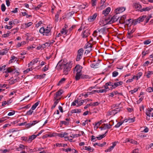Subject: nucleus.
<instances>
[{
  "label": "nucleus",
  "mask_w": 153,
  "mask_h": 153,
  "mask_svg": "<svg viewBox=\"0 0 153 153\" xmlns=\"http://www.w3.org/2000/svg\"><path fill=\"white\" fill-rule=\"evenodd\" d=\"M72 63L71 62L67 63L66 64L61 63L60 65L61 69H63V73L66 75L68 74V72L70 71L72 67Z\"/></svg>",
  "instance_id": "nucleus-1"
},
{
  "label": "nucleus",
  "mask_w": 153,
  "mask_h": 153,
  "mask_svg": "<svg viewBox=\"0 0 153 153\" xmlns=\"http://www.w3.org/2000/svg\"><path fill=\"white\" fill-rule=\"evenodd\" d=\"M39 32L43 35L46 36L51 35V28L50 27H47L45 29L44 27H42L40 28L39 30Z\"/></svg>",
  "instance_id": "nucleus-2"
},
{
  "label": "nucleus",
  "mask_w": 153,
  "mask_h": 153,
  "mask_svg": "<svg viewBox=\"0 0 153 153\" xmlns=\"http://www.w3.org/2000/svg\"><path fill=\"white\" fill-rule=\"evenodd\" d=\"M99 24L101 26H104L107 24H111L109 22V19L106 18H103L100 19Z\"/></svg>",
  "instance_id": "nucleus-3"
},
{
  "label": "nucleus",
  "mask_w": 153,
  "mask_h": 153,
  "mask_svg": "<svg viewBox=\"0 0 153 153\" xmlns=\"http://www.w3.org/2000/svg\"><path fill=\"white\" fill-rule=\"evenodd\" d=\"M146 17V16L143 15L137 19H134V25H136L138 23H140V22L143 21Z\"/></svg>",
  "instance_id": "nucleus-4"
},
{
  "label": "nucleus",
  "mask_w": 153,
  "mask_h": 153,
  "mask_svg": "<svg viewBox=\"0 0 153 153\" xmlns=\"http://www.w3.org/2000/svg\"><path fill=\"white\" fill-rule=\"evenodd\" d=\"M83 53V50L82 48L79 49L78 51V54L76 59L77 61H79L82 57Z\"/></svg>",
  "instance_id": "nucleus-5"
},
{
  "label": "nucleus",
  "mask_w": 153,
  "mask_h": 153,
  "mask_svg": "<svg viewBox=\"0 0 153 153\" xmlns=\"http://www.w3.org/2000/svg\"><path fill=\"white\" fill-rule=\"evenodd\" d=\"M16 70V68L14 66H11L7 68L4 72L5 73H15L16 72L14 71Z\"/></svg>",
  "instance_id": "nucleus-6"
},
{
  "label": "nucleus",
  "mask_w": 153,
  "mask_h": 153,
  "mask_svg": "<svg viewBox=\"0 0 153 153\" xmlns=\"http://www.w3.org/2000/svg\"><path fill=\"white\" fill-rule=\"evenodd\" d=\"M117 15L118 14H117V13H116V14L112 17L111 19H109V22L111 24L117 21L119 18Z\"/></svg>",
  "instance_id": "nucleus-7"
},
{
  "label": "nucleus",
  "mask_w": 153,
  "mask_h": 153,
  "mask_svg": "<svg viewBox=\"0 0 153 153\" xmlns=\"http://www.w3.org/2000/svg\"><path fill=\"white\" fill-rule=\"evenodd\" d=\"M97 30L98 32L102 34H106L107 32L108 31V28H107L105 27H103L100 29H98Z\"/></svg>",
  "instance_id": "nucleus-8"
},
{
  "label": "nucleus",
  "mask_w": 153,
  "mask_h": 153,
  "mask_svg": "<svg viewBox=\"0 0 153 153\" xmlns=\"http://www.w3.org/2000/svg\"><path fill=\"white\" fill-rule=\"evenodd\" d=\"M123 84V82L122 81H119L113 83V85H112V87H111L110 89H113L115 88L117 86L121 85Z\"/></svg>",
  "instance_id": "nucleus-9"
},
{
  "label": "nucleus",
  "mask_w": 153,
  "mask_h": 153,
  "mask_svg": "<svg viewBox=\"0 0 153 153\" xmlns=\"http://www.w3.org/2000/svg\"><path fill=\"white\" fill-rule=\"evenodd\" d=\"M126 10V7H118L115 10V12L117 14H119L124 11Z\"/></svg>",
  "instance_id": "nucleus-10"
},
{
  "label": "nucleus",
  "mask_w": 153,
  "mask_h": 153,
  "mask_svg": "<svg viewBox=\"0 0 153 153\" xmlns=\"http://www.w3.org/2000/svg\"><path fill=\"white\" fill-rule=\"evenodd\" d=\"M38 122L36 120L33 121L32 123H30L25 125V127L26 128H29L31 126L34 125L35 124L37 123Z\"/></svg>",
  "instance_id": "nucleus-11"
},
{
  "label": "nucleus",
  "mask_w": 153,
  "mask_h": 153,
  "mask_svg": "<svg viewBox=\"0 0 153 153\" xmlns=\"http://www.w3.org/2000/svg\"><path fill=\"white\" fill-rule=\"evenodd\" d=\"M63 91L62 89H60L59 91H57L54 95V99H56L57 98L60 96L63 93Z\"/></svg>",
  "instance_id": "nucleus-12"
},
{
  "label": "nucleus",
  "mask_w": 153,
  "mask_h": 153,
  "mask_svg": "<svg viewBox=\"0 0 153 153\" xmlns=\"http://www.w3.org/2000/svg\"><path fill=\"white\" fill-rule=\"evenodd\" d=\"M97 13H95L92 16H90L88 19V21L90 22H91L94 20L97 16Z\"/></svg>",
  "instance_id": "nucleus-13"
},
{
  "label": "nucleus",
  "mask_w": 153,
  "mask_h": 153,
  "mask_svg": "<svg viewBox=\"0 0 153 153\" xmlns=\"http://www.w3.org/2000/svg\"><path fill=\"white\" fill-rule=\"evenodd\" d=\"M82 68L81 66L78 65L75 67V71L77 72L76 73H81Z\"/></svg>",
  "instance_id": "nucleus-14"
},
{
  "label": "nucleus",
  "mask_w": 153,
  "mask_h": 153,
  "mask_svg": "<svg viewBox=\"0 0 153 153\" xmlns=\"http://www.w3.org/2000/svg\"><path fill=\"white\" fill-rule=\"evenodd\" d=\"M118 142H114L113 143H112V146H110L108 148V149H107L106 150H105V152H111V150H112L114 148V147L116 146V143H117Z\"/></svg>",
  "instance_id": "nucleus-15"
},
{
  "label": "nucleus",
  "mask_w": 153,
  "mask_h": 153,
  "mask_svg": "<svg viewBox=\"0 0 153 153\" xmlns=\"http://www.w3.org/2000/svg\"><path fill=\"white\" fill-rule=\"evenodd\" d=\"M111 10V8L108 7L105 10L102 11V14H104L105 16H106L109 13Z\"/></svg>",
  "instance_id": "nucleus-16"
},
{
  "label": "nucleus",
  "mask_w": 153,
  "mask_h": 153,
  "mask_svg": "<svg viewBox=\"0 0 153 153\" xmlns=\"http://www.w3.org/2000/svg\"><path fill=\"white\" fill-rule=\"evenodd\" d=\"M60 100V98L59 99H54L53 101H54V103L53 104V105L52 106L51 109H53V108H54L57 104L59 102Z\"/></svg>",
  "instance_id": "nucleus-17"
},
{
  "label": "nucleus",
  "mask_w": 153,
  "mask_h": 153,
  "mask_svg": "<svg viewBox=\"0 0 153 153\" xmlns=\"http://www.w3.org/2000/svg\"><path fill=\"white\" fill-rule=\"evenodd\" d=\"M61 11V10H59V11L57 12L56 14L55 17L54 21L55 23L58 22L59 20V15L60 14V12Z\"/></svg>",
  "instance_id": "nucleus-18"
},
{
  "label": "nucleus",
  "mask_w": 153,
  "mask_h": 153,
  "mask_svg": "<svg viewBox=\"0 0 153 153\" xmlns=\"http://www.w3.org/2000/svg\"><path fill=\"white\" fill-rule=\"evenodd\" d=\"M152 9L153 7L152 6H150L142 9L140 10V12H142L143 11H149Z\"/></svg>",
  "instance_id": "nucleus-19"
},
{
  "label": "nucleus",
  "mask_w": 153,
  "mask_h": 153,
  "mask_svg": "<svg viewBox=\"0 0 153 153\" xmlns=\"http://www.w3.org/2000/svg\"><path fill=\"white\" fill-rule=\"evenodd\" d=\"M126 23L127 24L129 25L130 23L131 24L130 25H131V24H132L134 25V20H133V19H128L126 20Z\"/></svg>",
  "instance_id": "nucleus-20"
},
{
  "label": "nucleus",
  "mask_w": 153,
  "mask_h": 153,
  "mask_svg": "<svg viewBox=\"0 0 153 153\" xmlns=\"http://www.w3.org/2000/svg\"><path fill=\"white\" fill-rule=\"evenodd\" d=\"M39 61V58H36L33 59L30 63L28 64V67H30V65L32 64V65H34Z\"/></svg>",
  "instance_id": "nucleus-21"
},
{
  "label": "nucleus",
  "mask_w": 153,
  "mask_h": 153,
  "mask_svg": "<svg viewBox=\"0 0 153 153\" xmlns=\"http://www.w3.org/2000/svg\"><path fill=\"white\" fill-rule=\"evenodd\" d=\"M134 7L137 10L140 11V10L142 9V6L140 4L135 3L134 5Z\"/></svg>",
  "instance_id": "nucleus-22"
},
{
  "label": "nucleus",
  "mask_w": 153,
  "mask_h": 153,
  "mask_svg": "<svg viewBox=\"0 0 153 153\" xmlns=\"http://www.w3.org/2000/svg\"><path fill=\"white\" fill-rule=\"evenodd\" d=\"M37 136L35 134H33L31 136H29L28 138V142H31L33 140L36 138Z\"/></svg>",
  "instance_id": "nucleus-23"
},
{
  "label": "nucleus",
  "mask_w": 153,
  "mask_h": 153,
  "mask_svg": "<svg viewBox=\"0 0 153 153\" xmlns=\"http://www.w3.org/2000/svg\"><path fill=\"white\" fill-rule=\"evenodd\" d=\"M83 149L84 150L89 151L90 152H92L94 150V149L93 148L91 147L90 146H83Z\"/></svg>",
  "instance_id": "nucleus-24"
},
{
  "label": "nucleus",
  "mask_w": 153,
  "mask_h": 153,
  "mask_svg": "<svg viewBox=\"0 0 153 153\" xmlns=\"http://www.w3.org/2000/svg\"><path fill=\"white\" fill-rule=\"evenodd\" d=\"M104 127L102 128H101L104 129H106L110 128L112 126V125H110V124L106 123L104 124Z\"/></svg>",
  "instance_id": "nucleus-25"
},
{
  "label": "nucleus",
  "mask_w": 153,
  "mask_h": 153,
  "mask_svg": "<svg viewBox=\"0 0 153 153\" xmlns=\"http://www.w3.org/2000/svg\"><path fill=\"white\" fill-rule=\"evenodd\" d=\"M121 108H117L112 110V113H113V115H114L115 114L117 113L118 112H119L121 111Z\"/></svg>",
  "instance_id": "nucleus-26"
},
{
  "label": "nucleus",
  "mask_w": 153,
  "mask_h": 153,
  "mask_svg": "<svg viewBox=\"0 0 153 153\" xmlns=\"http://www.w3.org/2000/svg\"><path fill=\"white\" fill-rule=\"evenodd\" d=\"M126 18L125 15H123L121 17L119 20V22L120 24H124L125 22V19Z\"/></svg>",
  "instance_id": "nucleus-27"
},
{
  "label": "nucleus",
  "mask_w": 153,
  "mask_h": 153,
  "mask_svg": "<svg viewBox=\"0 0 153 153\" xmlns=\"http://www.w3.org/2000/svg\"><path fill=\"white\" fill-rule=\"evenodd\" d=\"M32 24L33 23L32 22H29L27 23L23 24L22 25V26L23 27H25V28H26L31 26Z\"/></svg>",
  "instance_id": "nucleus-28"
},
{
  "label": "nucleus",
  "mask_w": 153,
  "mask_h": 153,
  "mask_svg": "<svg viewBox=\"0 0 153 153\" xmlns=\"http://www.w3.org/2000/svg\"><path fill=\"white\" fill-rule=\"evenodd\" d=\"M81 73H76L75 76V79L76 80H78L81 78L82 76Z\"/></svg>",
  "instance_id": "nucleus-29"
},
{
  "label": "nucleus",
  "mask_w": 153,
  "mask_h": 153,
  "mask_svg": "<svg viewBox=\"0 0 153 153\" xmlns=\"http://www.w3.org/2000/svg\"><path fill=\"white\" fill-rule=\"evenodd\" d=\"M106 144V142H104L102 143H96L94 144V146H95L96 145H97L100 147H103Z\"/></svg>",
  "instance_id": "nucleus-30"
},
{
  "label": "nucleus",
  "mask_w": 153,
  "mask_h": 153,
  "mask_svg": "<svg viewBox=\"0 0 153 153\" xmlns=\"http://www.w3.org/2000/svg\"><path fill=\"white\" fill-rule=\"evenodd\" d=\"M108 131H106L105 132V134H103L102 135H99V137H97V138L98 140H100L103 138L106 135L105 134L108 132Z\"/></svg>",
  "instance_id": "nucleus-31"
},
{
  "label": "nucleus",
  "mask_w": 153,
  "mask_h": 153,
  "mask_svg": "<svg viewBox=\"0 0 153 153\" xmlns=\"http://www.w3.org/2000/svg\"><path fill=\"white\" fill-rule=\"evenodd\" d=\"M65 78H62L59 82L57 84V85H60L62 84L65 81Z\"/></svg>",
  "instance_id": "nucleus-32"
},
{
  "label": "nucleus",
  "mask_w": 153,
  "mask_h": 153,
  "mask_svg": "<svg viewBox=\"0 0 153 153\" xmlns=\"http://www.w3.org/2000/svg\"><path fill=\"white\" fill-rule=\"evenodd\" d=\"M81 78L83 79H90V77L88 75L82 74L81 76Z\"/></svg>",
  "instance_id": "nucleus-33"
},
{
  "label": "nucleus",
  "mask_w": 153,
  "mask_h": 153,
  "mask_svg": "<svg viewBox=\"0 0 153 153\" xmlns=\"http://www.w3.org/2000/svg\"><path fill=\"white\" fill-rule=\"evenodd\" d=\"M15 59H16L15 60L16 61L17 59L14 56H12L11 57L9 61V63L10 64V63H12L13 62Z\"/></svg>",
  "instance_id": "nucleus-34"
},
{
  "label": "nucleus",
  "mask_w": 153,
  "mask_h": 153,
  "mask_svg": "<svg viewBox=\"0 0 153 153\" xmlns=\"http://www.w3.org/2000/svg\"><path fill=\"white\" fill-rule=\"evenodd\" d=\"M68 32V30H66L65 28L62 29L60 31L62 34H64L65 35Z\"/></svg>",
  "instance_id": "nucleus-35"
},
{
  "label": "nucleus",
  "mask_w": 153,
  "mask_h": 153,
  "mask_svg": "<svg viewBox=\"0 0 153 153\" xmlns=\"http://www.w3.org/2000/svg\"><path fill=\"white\" fill-rule=\"evenodd\" d=\"M9 118L7 117H3L0 119V123H2Z\"/></svg>",
  "instance_id": "nucleus-36"
},
{
  "label": "nucleus",
  "mask_w": 153,
  "mask_h": 153,
  "mask_svg": "<svg viewBox=\"0 0 153 153\" xmlns=\"http://www.w3.org/2000/svg\"><path fill=\"white\" fill-rule=\"evenodd\" d=\"M98 65H99V64L98 63H97L96 64H92L91 65V67L92 68H97L98 67Z\"/></svg>",
  "instance_id": "nucleus-37"
},
{
  "label": "nucleus",
  "mask_w": 153,
  "mask_h": 153,
  "mask_svg": "<svg viewBox=\"0 0 153 153\" xmlns=\"http://www.w3.org/2000/svg\"><path fill=\"white\" fill-rule=\"evenodd\" d=\"M149 52L148 51H143L142 52V57H143L147 54H148L149 53Z\"/></svg>",
  "instance_id": "nucleus-38"
},
{
  "label": "nucleus",
  "mask_w": 153,
  "mask_h": 153,
  "mask_svg": "<svg viewBox=\"0 0 153 153\" xmlns=\"http://www.w3.org/2000/svg\"><path fill=\"white\" fill-rule=\"evenodd\" d=\"M106 91H107V90H106L105 89L96 90V92H97V93L106 92Z\"/></svg>",
  "instance_id": "nucleus-39"
},
{
  "label": "nucleus",
  "mask_w": 153,
  "mask_h": 153,
  "mask_svg": "<svg viewBox=\"0 0 153 153\" xmlns=\"http://www.w3.org/2000/svg\"><path fill=\"white\" fill-rule=\"evenodd\" d=\"M146 91L149 93L153 92V87H149L146 89Z\"/></svg>",
  "instance_id": "nucleus-40"
},
{
  "label": "nucleus",
  "mask_w": 153,
  "mask_h": 153,
  "mask_svg": "<svg viewBox=\"0 0 153 153\" xmlns=\"http://www.w3.org/2000/svg\"><path fill=\"white\" fill-rule=\"evenodd\" d=\"M92 45L90 44H86L85 45L84 47V48L86 49L90 48H91Z\"/></svg>",
  "instance_id": "nucleus-41"
},
{
  "label": "nucleus",
  "mask_w": 153,
  "mask_h": 153,
  "mask_svg": "<svg viewBox=\"0 0 153 153\" xmlns=\"http://www.w3.org/2000/svg\"><path fill=\"white\" fill-rule=\"evenodd\" d=\"M153 74V71H149L148 72V73L146 75L147 77L149 78L150 77V75Z\"/></svg>",
  "instance_id": "nucleus-42"
},
{
  "label": "nucleus",
  "mask_w": 153,
  "mask_h": 153,
  "mask_svg": "<svg viewBox=\"0 0 153 153\" xmlns=\"http://www.w3.org/2000/svg\"><path fill=\"white\" fill-rule=\"evenodd\" d=\"M123 123V122H119L115 126V127L116 128H118L120 126H121Z\"/></svg>",
  "instance_id": "nucleus-43"
},
{
  "label": "nucleus",
  "mask_w": 153,
  "mask_h": 153,
  "mask_svg": "<svg viewBox=\"0 0 153 153\" xmlns=\"http://www.w3.org/2000/svg\"><path fill=\"white\" fill-rule=\"evenodd\" d=\"M112 76L114 77L117 76L118 74V73L116 71H114L112 72Z\"/></svg>",
  "instance_id": "nucleus-44"
},
{
  "label": "nucleus",
  "mask_w": 153,
  "mask_h": 153,
  "mask_svg": "<svg viewBox=\"0 0 153 153\" xmlns=\"http://www.w3.org/2000/svg\"><path fill=\"white\" fill-rule=\"evenodd\" d=\"M33 112V110L31 109L27 112L26 115H30L32 114Z\"/></svg>",
  "instance_id": "nucleus-45"
},
{
  "label": "nucleus",
  "mask_w": 153,
  "mask_h": 153,
  "mask_svg": "<svg viewBox=\"0 0 153 153\" xmlns=\"http://www.w3.org/2000/svg\"><path fill=\"white\" fill-rule=\"evenodd\" d=\"M69 122H67L65 121H61V123L62 124H64L65 125H68L69 124Z\"/></svg>",
  "instance_id": "nucleus-46"
},
{
  "label": "nucleus",
  "mask_w": 153,
  "mask_h": 153,
  "mask_svg": "<svg viewBox=\"0 0 153 153\" xmlns=\"http://www.w3.org/2000/svg\"><path fill=\"white\" fill-rule=\"evenodd\" d=\"M6 9V7L4 4H3L1 5V10L3 12H4Z\"/></svg>",
  "instance_id": "nucleus-47"
},
{
  "label": "nucleus",
  "mask_w": 153,
  "mask_h": 153,
  "mask_svg": "<svg viewBox=\"0 0 153 153\" xmlns=\"http://www.w3.org/2000/svg\"><path fill=\"white\" fill-rule=\"evenodd\" d=\"M32 70V68H27V69H26V70L24 71H23V72L24 74H26L28 73L30 71H31Z\"/></svg>",
  "instance_id": "nucleus-48"
},
{
  "label": "nucleus",
  "mask_w": 153,
  "mask_h": 153,
  "mask_svg": "<svg viewBox=\"0 0 153 153\" xmlns=\"http://www.w3.org/2000/svg\"><path fill=\"white\" fill-rule=\"evenodd\" d=\"M138 90V88H135L133 90L130 91L129 92L131 93V94H133L134 93L136 92Z\"/></svg>",
  "instance_id": "nucleus-49"
},
{
  "label": "nucleus",
  "mask_w": 153,
  "mask_h": 153,
  "mask_svg": "<svg viewBox=\"0 0 153 153\" xmlns=\"http://www.w3.org/2000/svg\"><path fill=\"white\" fill-rule=\"evenodd\" d=\"M133 37L132 34L128 33L127 35V38L130 39Z\"/></svg>",
  "instance_id": "nucleus-50"
},
{
  "label": "nucleus",
  "mask_w": 153,
  "mask_h": 153,
  "mask_svg": "<svg viewBox=\"0 0 153 153\" xmlns=\"http://www.w3.org/2000/svg\"><path fill=\"white\" fill-rule=\"evenodd\" d=\"M130 143H131L135 144H138V143L137 141L132 139H130Z\"/></svg>",
  "instance_id": "nucleus-51"
},
{
  "label": "nucleus",
  "mask_w": 153,
  "mask_h": 153,
  "mask_svg": "<svg viewBox=\"0 0 153 153\" xmlns=\"http://www.w3.org/2000/svg\"><path fill=\"white\" fill-rule=\"evenodd\" d=\"M68 134L66 132H65L63 133V135L64 136L63 137H64L66 140H68V137L67 136Z\"/></svg>",
  "instance_id": "nucleus-52"
},
{
  "label": "nucleus",
  "mask_w": 153,
  "mask_h": 153,
  "mask_svg": "<svg viewBox=\"0 0 153 153\" xmlns=\"http://www.w3.org/2000/svg\"><path fill=\"white\" fill-rule=\"evenodd\" d=\"M42 4H41L38 5L37 6L35 7V9L36 10H39L40 7L42 6Z\"/></svg>",
  "instance_id": "nucleus-53"
},
{
  "label": "nucleus",
  "mask_w": 153,
  "mask_h": 153,
  "mask_svg": "<svg viewBox=\"0 0 153 153\" xmlns=\"http://www.w3.org/2000/svg\"><path fill=\"white\" fill-rule=\"evenodd\" d=\"M97 0H91L92 5V6H94L96 5Z\"/></svg>",
  "instance_id": "nucleus-54"
},
{
  "label": "nucleus",
  "mask_w": 153,
  "mask_h": 153,
  "mask_svg": "<svg viewBox=\"0 0 153 153\" xmlns=\"http://www.w3.org/2000/svg\"><path fill=\"white\" fill-rule=\"evenodd\" d=\"M22 140H23L28 142V138L26 137H21Z\"/></svg>",
  "instance_id": "nucleus-55"
},
{
  "label": "nucleus",
  "mask_w": 153,
  "mask_h": 153,
  "mask_svg": "<svg viewBox=\"0 0 153 153\" xmlns=\"http://www.w3.org/2000/svg\"><path fill=\"white\" fill-rule=\"evenodd\" d=\"M142 73L141 72H139L137 73V80L139 78H140V77L142 75Z\"/></svg>",
  "instance_id": "nucleus-56"
},
{
  "label": "nucleus",
  "mask_w": 153,
  "mask_h": 153,
  "mask_svg": "<svg viewBox=\"0 0 153 153\" xmlns=\"http://www.w3.org/2000/svg\"><path fill=\"white\" fill-rule=\"evenodd\" d=\"M87 49V50H86L85 52V54L86 53L87 54L88 53L92 50L91 48H90Z\"/></svg>",
  "instance_id": "nucleus-57"
},
{
  "label": "nucleus",
  "mask_w": 153,
  "mask_h": 153,
  "mask_svg": "<svg viewBox=\"0 0 153 153\" xmlns=\"http://www.w3.org/2000/svg\"><path fill=\"white\" fill-rule=\"evenodd\" d=\"M48 69V66L47 67V66L46 65L44 68H43L42 69V71L44 72H45L47 71Z\"/></svg>",
  "instance_id": "nucleus-58"
},
{
  "label": "nucleus",
  "mask_w": 153,
  "mask_h": 153,
  "mask_svg": "<svg viewBox=\"0 0 153 153\" xmlns=\"http://www.w3.org/2000/svg\"><path fill=\"white\" fill-rule=\"evenodd\" d=\"M151 41L150 40H147L144 42L143 43L144 45H148L150 44Z\"/></svg>",
  "instance_id": "nucleus-59"
},
{
  "label": "nucleus",
  "mask_w": 153,
  "mask_h": 153,
  "mask_svg": "<svg viewBox=\"0 0 153 153\" xmlns=\"http://www.w3.org/2000/svg\"><path fill=\"white\" fill-rule=\"evenodd\" d=\"M15 113V111H12V112H9L8 114V115L9 116H11L14 115Z\"/></svg>",
  "instance_id": "nucleus-60"
},
{
  "label": "nucleus",
  "mask_w": 153,
  "mask_h": 153,
  "mask_svg": "<svg viewBox=\"0 0 153 153\" xmlns=\"http://www.w3.org/2000/svg\"><path fill=\"white\" fill-rule=\"evenodd\" d=\"M128 120H129V123H133L135 121V118L134 117V118H132L129 119H128Z\"/></svg>",
  "instance_id": "nucleus-61"
},
{
  "label": "nucleus",
  "mask_w": 153,
  "mask_h": 153,
  "mask_svg": "<svg viewBox=\"0 0 153 153\" xmlns=\"http://www.w3.org/2000/svg\"><path fill=\"white\" fill-rule=\"evenodd\" d=\"M50 45L49 43L48 42H46L45 44H44L42 46V47H43V48L46 46H49Z\"/></svg>",
  "instance_id": "nucleus-62"
},
{
  "label": "nucleus",
  "mask_w": 153,
  "mask_h": 153,
  "mask_svg": "<svg viewBox=\"0 0 153 153\" xmlns=\"http://www.w3.org/2000/svg\"><path fill=\"white\" fill-rule=\"evenodd\" d=\"M98 32L97 30H95L94 31L93 34V36L94 37H96L97 36V33Z\"/></svg>",
  "instance_id": "nucleus-63"
},
{
  "label": "nucleus",
  "mask_w": 153,
  "mask_h": 153,
  "mask_svg": "<svg viewBox=\"0 0 153 153\" xmlns=\"http://www.w3.org/2000/svg\"><path fill=\"white\" fill-rule=\"evenodd\" d=\"M19 147L20 149H21L22 150H23L25 149V146L22 144H20L19 146Z\"/></svg>",
  "instance_id": "nucleus-64"
}]
</instances>
